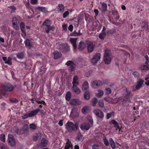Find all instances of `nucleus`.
I'll return each mask as SVG.
<instances>
[{"label":"nucleus","instance_id":"39448f33","mask_svg":"<svg viewBox=\"0 0 149 149\" xmlns=\"http://www.w3.org/2000/svg\"><path fill=\"white\" fill-rule=\"evenodd\" d=\"M111 58L109 53V51L107 49H106L105 51L104 54V60L105 64H109L111 61Z\"/></svg>","mask_w":149,"mask_h":149},{"label":"nucleus","instance_id":"9d476101","mask_svg":"<svg viewBox=\"0 0 149 149\" xmlns=\"http://www.w3.org/2000/svg\"><path fill=\"white\" fill-rule=\"evenodd\" d=\"M92 86L94 88H98L102 86V82L100 81H94L92 82Z\"/></svg>","mask_w":149,"mask_h":149},{"label":"nucleus","instance_id":"f3484780","mask_svg":"<svg viewBox=\"0 0 149 149\" xmlns=\"http://www.w3.org/2000/svg\"><path fill=\"white\" fill-rule=\"evenodd\" d=\"M70 103L72 105H77L80 104L81 103L78 100L74 99L71 100Z\"/></svg>","mask_w":149,"mask_h":149},{"label":"nucleus","instance_id":"de8ad7c7","mask_svg":"<svg viewBox=\"0 0 149 149\" xmlns=\"http://www.w3.org/2000/svg\"><path fill=\"white\" fill-rule=\"evenodd\" d=\"M114 113V112L113 111L110 113H107V119H108L111 118L112 116H113Z\"/></svg>","mask_w":149,"mask_h":149},{"label":"nucleus","instance_id":"13d9d810","mask_svg":"<svg viewBox=\"0 0 149 149\" xmlns=\"http://www.w3.org/2000/svg\"><path fill=\"white\" fill-rule=\"evenodd\" d=\"M111 90L109 88H105V93L107 94H109L111 93Z\"/></svg>","mask_w":149,"mask_h":149},{"label":"nucleus","instance_id":"5fc2aeb1","mask_svg":"<svg viewBox=\"0 0 149 149\" xmlns=\"http://www.w3.org/2000/svg\"><path fill=\"white\" fill-rule=\"evenodd\" d=\"M98 104H99V107L101 108L103 107L104 105V103L103 101L102 100H100L99 101Z\"/></svg>","mask_w":149,"mask_h":149},{"label":"nucleus","instance_id":"2f4dec72","mask_svg":"<svg viewBox=\"0 0 149 149\" xmlns=\"http://www.w3.org/2000/svg\"><path fill=\"white\" fill-rule=\"evenodd\" d=\"M58 11L63 12L64 10V5L61 4H59L58 6Z\"/></svg>","mask_w":149,"mask_h":149},{"label":"nucleus","instance_id":"37998d69","mask_svg":"<svg viewBox=\"0 0 149 149\" xmlns=\"http://www.w3.org/2000/svg\"><path fill=\"white\" fill-rule=\"evenodd\" d=\"M75 65L74 64V63L70 66L69 68V70L71 72L74 70L75 68Z\"/></svg>","mask_w":149,"mask_h":149},{"label":"nucleus","instance_id":"c756f323","mask_svg":"<svg viewBox=\"0 0 149 149\" xmlns=\"http://www.w3.org/2000/svg\"><path fill=\"white\" fill-rule=\"evenodd\" d=\"M104 94V92L101 90L98 91V93L96 94V96L98 98L101 97Z\"/></svg>","mask_w":149,"mask_h":149},{"label":"nucleus","instance_id":"a211bd4d","mask_svg":"<svg viewBox=\"0 0 149 149\" xmlns=\"http://www.w3.org/2000/svg\"><path fill=\"white\" fill-rule=\"evenodd\" d=\"M40 110L39 109H37L35 110L31 111L30 113H29V116L31 117L32 116H35L40 111Z\"/></svg>","mask_w":149,"mask_h":149},{"label":"nucleus","instance_id":"20e7f679","mask_svg":"<svg viewBox=\"0 0 149 149\" xmlns=\"http://www.w3.org/2000/svg\"><path fill=\"white\" fill-rule=\"evenodd\" d=\"M90 123H84L81 124L80 128L82 130H88L92 126L93 121V120H89Z\"/></svg>","mask_w":149,"mask_h":149},{"label":"nucleus","instance_id":"c85d7f7f","mask_svg":"<svg viewBox=\"0 0 149 149\" xmlns=\"http://www.w3.org/2000/svg\"><path fill=\"white\" fill-rule=\"evenodd\" d=\"M71 93L69 91L65 95V99L66 100L68 101H69L71 99Z\"/></svg>","mask_w":149,"mask_h":149},{"label":"nucleus","instance_id":"f704fd0d","mask_svg":"<svg viewBox=\"0 0 149 149\" xmlns=\"http://www.w3.org/2000/svg\"><path fill=\"white\" fill-rule=\"evenodd\" d=\"M29 126L27 124L24 125L23 127V130L24 132H27L29 131Z\"/></svg>","mask_w":149,"mask_h":149},{"label":"nucleus","instance_id":"a878e982","mask_svg":"<svg viewBox=\"0 0 149 149\" xmlns=\"http://www.w3.org/2000/svg\"><path fill=\"white\" fill-rule=\"evenodd\" d=\"M89 88V85L88 82L86 81L84 82L82 86V89L85 90Z\"/></svg>","mask_w":149,"mask_h":149},{"label":"nucleus","instance_id":"473e14b6","mask_svg":"<svg viewBox=\"0 0 149 149\" xmlns=\"http://www.w3.org/2000/svg\"><path fill=\"white\" fill-rule=\"evenodd\" d=\"M115 32V30L114 29H111L107 30L106 32V35H111Z\"/></svg>","mask_w":149,"mask_h":149},{"label":"nucleus","instance_id":"e433bc0d","mask_svg":"<svg viewBox=\"0 0 149 149\" xmlns=\"http://www.w3.org/2000/svg\"><path fill=\"white\" fill-rule=\"evenodd\" d=\"M37 9L42 12H45L46 11V8L45 7L38 6Z\"/></svg>","mask_w":149,"mask_h":149},{"label":"nucleus","instance_id":"6e6552de","mask_svg":"<svg viewBox=\"0 0 149 149\" xmlns=\"http://www.w3.org/2000/svg\"><path fill=\"white\" fill-rule=\"evenodd\" d=\"M94 114L97 117L103 118L104 117V114L103 112L101 110L97 109L94 111Z\"/></svg>","mask_w":149,"mask_h":149},{"label":"nucleus","instance_id":"8fccbe9b","mask_svg":"<svg viewBox=\"0 0 149 149\" xmlns=\"http://www.w3.org/2000/svg\"><path fill=\"white\" fill-rule=\"evenodd\" d=\"M0 140L3 142H5V135L4 134H2L0 136Z\"/></svg>","mask_w":149,"mask_h":149},{"label":"nucleus","instance_id":"2eb2a0df","mask_svg":"<svg viewBox=\"0 0 149 149\" xmlns=\"http://www.w3.org/2000/svg\"><path fill=\"white\" fill-rule=\"evenodd\" d=\"M141 28L142 31H147L148 30V28L147 22H142L141 24Z\"/></svg>","mask_w":149,"mask_h":149},{"label":"nucleus","instance_id":"f257e3e1","mask_svg":"<svg viewBox=\"0 0 149 149\" xmlns=\"http://www.w3.org/2000/svg\"><path fill=\"white\" fill-rule=\"evenodd\" d=\"M79 120H78L75 124L68 121L65 125L66 129L69 132L76 131L79 129Z\"/></svg>","mask_w":149,"mask_h":149},{"label":"nucleus","instance_id":"7c9ffc66","mask_svg":"<svg viewBox=\"0 0 149 149\" xmlns=\"http://www.w3.org/2000/svg\"><path fill=\"white\" fill-rule=\"evenodd\" d=\"M100 3L102 4V9L103 11H105L107 9V4L104 2L101 3Z\"/></svg>","mask_w":149,"mask_h":149},{"label":"nucleus","instance_id":"a19ab883","mask_svg":"<svg viewBox=\"0 0 149 149\" xmlns=\"http://www.w3.org/2000/svg\"><path fill=\"white\" fill-rule=\"evenodd\" d=\"M63 45L65 51L68 52L69 50V47L67 43H64Z\"/></svg>","mask_w":149,"mask_h":149},{"label":"nucleus","instance_id":"bb28decb","mask_svg":"<svg viewBox=\"0 0 149 149\" xmlns=\"http://www.w3.org/2000/svg\"><path fill=\"white\" fill-rule=\"evenodd\" d=\"M47 145V141L45 138H43L41 140L40 146L42 147L46 146Z\"/></svg>","mask_w":149,"mask_h":149},{"label":"nucleus","instance_id":"ea45409f","mask_svg":"<svg viewBox=\"0 0 149 149\" xmlns=\"http://www.w3.org/2000/svg\"><path fill=\"white\" fill-rule=\"evenodd\" d=\"M82 137L83 135L81 133H79L76 138V140L79 141H81L82 140Z\"/></svg>","mask_w":149,"mask_h":149},{"label":"nucleus","instance_id":"774afa93","mask_svg":"<svg viewBox=\"0 0 149 149\" xmlns=\"http://www.w3.org/2000/svg\"><path fill=\"white\" fill-rule=\"evenodd\" d=\"M99 146L97 144H94L92 146V149H98Z\"/></svg>","mask_w":149,"mask_h":149},{"label":"nucleus","instance_id":"5701e85b","mask_svg":"<svg viewBox=\"0 0 149 149\" xmlns=\"http://www.w3.org/2000/svg\"><path fill=\"white\" fill-rule=\"evenodd\" d=\"M78 81V76L76 75L74 76L73 78V81L72 82L73 85H79V83Z\"/></svg>","mask_w":149,"mask_h":149},{"label":"nucleus","instance_id":"4468645a","mask_svg":"<svg viewBox=\"0 0 149 149\" xmlns=\"http://www.w3.org/2000/svg\"><path fill=\"white\" fill-rule=\"evenodd\" d=\"M25 46L28 47L29 49H31L32 47V43L31 41L29 39L27 38L24 42Z\"/></svg>","mask_w":149,"mask_h":149},{"label":"nucleus","instance_id":"864d4df0","mask_svg":"<svg viewBox=\"0 0 149 149\" xmlns=\"http://www.w3.org/2000/svg\"><path fill=\"white\" fill-rule=\"evenodd\" d=\"M29 127L30 129L35 130L36 128V126L34 124L32 123L29 125Z\"/></svg>","mask_w":149,"mask_h":149},{"label":"nucleus","instance_id":"c9c22d12","mask_svg":"<svg viewBox=\"0 0 149 149\" xmlns=\"http://www.w3.org/2000/svg\"><path fill=\"white\" fill-rule=\"evenodd\" d=\"M140 69L142 70H148L149 68L147 65H143L141 66L140 67Z\"/></svg>","mask_w":149,"mask_h":149},{"label":"nucleus","instance_id":"4c0bfd02","mask_svg":"<svg viewBox=\"0 0 149 149\" xmlns=\"http://www.w3.org/2000/svg\"><path fill=\"white\" fill-rule=\"evenodd\" d=\"M84 97L86 100H88L90 98V95L89 92L88 91H86L84 94Z\"/></svg>","mask_w":149,"mask_h":149},{"label":"nucleus","instance_id":"1a4fd4ad","mask_svg":"<svg viewBox=\"0 0 149 149\" xmlns=\"http://www.w3.org/2000/svg\"><path fill=\"white\" fill-rule=\"evenodd\" d=\"M3 88L7 91L10 92L14 89V87L10 84L8 83L3 86Z\"/></svg>","mask_w":149,"mask_h":149},{"label":"nucleus","instance_id":"09e8293b","mask_svg":"<svg viewBox=\"0 0 149 149\" xmlns=\"http://www.w3.org/2000/svg\"><path fill=\"white\" fill-rule=\"evenodd\" d=\"M82 35V33H77L76 31H74V32L72 34L71 36H79Z\"/></svg>","mask_w":149,"mask_h":149},{"label":"nucleus","instance_id":"4be33fe9","mask_svg":"<svg viewBox=\"0 0 149 149\" xmlns=\"http://www.w3.org/2000/svg\"><path fill=\"white\" fill-rule=\"evenodd\" d=\"M86 47V44L83 41H81L79 44L78 49L79 51H81L84 49Z\"/></svg>","mask_w":149,"mask_h":149},{"label":"nucleus","instance_id":"b1692460","mask_svg":"<svg viewBox=\"0 0 149 149\" xmlns=\"http://www.w3.org/2000/svg\"><path fill=\"white\" fill-rule=\"evenodd\" d=\"M24 54L25 53L24 52H21L17 54L16 57L18 59L22 60L23 58Z\"/></svg>","mask_w":149,"mask_h":149},{"label":"nucleus","instance_id":"72a5a7b5","mask_svg":"<svg viewBox=\"0 0 149 149\" xmlns=\"http://www.w3.org/2000/svg\"><path fill=\"white\" fill-rule=\"evenodd\" d=\"M0 149H9L7 146L3 143H0Z\"/></svg>","mask_w":149,"mask_h":149},{"label":"nucleus","instance_id":"dca6fc26","mask_svg":"<svg viewBox=\"0 0 149 149\" xmlns=\"http://www.w3.org/2000/svg\"><path fill=\"white\" fill-rule=\"evenodd\" d=\"M20 27L21 30L25 35L26 34L25 24L23 22H21L20 24Z\"/></svg>","mask_w":149,"mask_h":149},{"label":"nucleus","instance_id":"c03bdc74","mask_svg":"<svg viewBox=\"0 0 149 149\" xmlns=\"http://www.w3.org/2000/svg\"><path fill=\"white\" fill-rule=\"evenodd\" d=\"M10 9H11V10L10 12L11 13H13L15 12V10H16V7L14 6H9L8 7Z\"/></svg>","mask_w":149,"mask_h":149},{"label":"nucleus","instance_id":"412c9836","mask_svg":"<svg viewBox=\"0 0 149 149\" xmlns=\"http://www.w3.org/2000/svg\"><path fill=\"white\" fill-rule=\"evenodd\" d=\"M77 85H73L72 88V91L77 94H79L81 92L80 89L77 87Z\"/></svg>","mask_w":149,"mask_h":149},{"label":"nucleus","instance_id":"7ed1b4c3","mask_svg":"<svg viewBox=\"0 0 149 149\" xmlns=\"http://www.w3.org/2000/svg\"><path fill=\"white\" fill-rule=\"evenodd\" d=\"M125 95L124 97L123 103H125L127 102L130 103V98H132L133 96V95L131 94V90L126 88L125 89Z\"/></svg>","mask_w":149,"mask_h":149},{"label":"nucleus","instance_id":"0e129e2a","mask_svg":"<svg viewBox=\"0 0 149 149\" xmlns=\"http://www.w3.org/2000/svg\"><path fill=\"white\" fill-rule=\"evenodd\" d=\"M29 113L24 114L22 116V118L23 119H26L28 118L31 117L29 115Z\"/></svg>","mask_w":149,"mask_h":149},{"label":"nucleus","instance_id":"58836bf2","mask_svg":"<svg viewBox=\"0 0 149 149\" xmlns=\"http://www.w3.org/2000/svg\"><path fill=\"white\" fill-rule=\"evenodd\" d=\"M98 100L96 98H93L92 101V105L93 106H96L97 103V102Z\"/></svg>","mask_w":149,"mask_h":149},{"label":"nucleus","instance_id":"4d7b16f0","mask_svg":"<svg viewBox=\"0 0 149 149\" xmlns=\"http://www.w3.org/2000/svg\"><path fill=\"white\" fill-rule=\"evenodd\" d=\"M19 21L17 18L15 17H13L12 18L13 24L15 23V24H17Z\"/></svg>","mask_w":149,"mask_h":149},{"label":"nucleus","instance_id":"6e6d98bb","mask_svg":"<svg viewBox=\"0 0 149 149\" xmlns=\"http://www.w3.org/2000/svg\"><path fill=\"white\" fill-rule=\"evenodd\" d=\"M74 62L71 61H68L66 63L65 65H67L68 66H70L71 65L74 64Z\"/></svg>","mask_w":149,"mask_h":149},{"label":"nucleus","instance_id":"f8f14e48","mask_svg":"<svg viewBox=\"0 0 149 149\" xmlns=\"http://www.w3.org/2000/svg\"><path fill=\"white\" fill-rule=\"evenodd\" d=\"M144 81L142 79H140L137 82V84L136 86L135 90H138L140 89L142 86Z\"/></svg>","mask_w":149,"mask_h":149},{"label":"nucleus","instance_id":"a18cd8bd","mask_svg":"<svg viewBox=\"0 0 149 149\" xmlns=\"http://www.w3.org/2000/svg\"><path fill=\"white\" fill-rule=\"evenodd\" d=\"M104 144L106 146H108L109 145V143L107 139L105 137L103 139Z\"/></svg>","mask_w":149,"mask_h":149},{"label":"nucleus","instance_id":"f03ea898","mask_svg":"<svg viewBox=\"0 0 149 149\" xmlns=\"http://www.w3.org/2000/svg\"><path fill=\"white\" fill-rule=\"evenodd\" d=\"M51 21L49 19H46L42 23L43 26H46L45 29L46 32L47 33H49V31L50 30L53 31L55 30V27L54 26H51L50 25Z\"/></svg>","mask_w":149,"mask_h":149},{"label":"nucleus","instance_id":"79ce46f5","mask_svg":"<svg viewBox=\"0 0 149 149\" xmlns=\"http://www.w3.org/2000/svg\"><path fill=\"white\" fill-rule=\"evenodd\" d=\"M11 60H12L11 58L10 57H8V58L7 59V61H6V62H5V64H7L9 65H12V63L11 61Z\"/></svg>","mask_w":149,"mask_h":149},{"label":"nucleus","instance_id":"0eeeda50","mask_svg":"<svg viewBox=\"0 0 149 149\" xmlns=\"http://www.w3.org/2000/svg\"><path fill=\"white\" fill-rule=\"evenodd\" d=\"M101 57L100 54L97 53L91 59V62L93 64H96L100 59Z\"/></svg>","mask_w":149,"mask_h":149},{"label":"nucleus","instance_id":"603ef678","mask_svg":"<svg viewBox=\"0 0 149 149\" xmlns=\"http://www.w3.org/2000/svg\"><path fill=\"white\" fill-rule=\"evenodd\" d=\"M132 74L135 78H138L140 75V73L137 71H134L133 72Z\"/></svg>","mask_w":149,"mask_h":149},{"label":"nucleus","instance_id":"9b49d317","mask_svg":"<svg viewBox=\"0 0 149 149\" xmlns=\"http://www.w3.org/2000/svg\"><path fill=\"white\" fill-rule=\"evenodd\" d=\"M110 124H113L114 125V127L116 129V130H119V131L120 130V127L118 123L115 120H112L109 122Z\"/></svg>","mask_w":149,"mask_h":149},{"label":"nucleus","instance_id":"3c124183","mask_svg":"<svg viewBox=\"0 0 149 149\" xmlns=\"http://www.w3.org/2000/svg\"><path fill=\"white\" fill-rule=\"evenodd\" d=\"M88 109L87 107L86 106L84 107L81 109V112L83 114H85L87 112Z\"/></svg>","mask_w":149,"mask_h":149},{"label":"nucleus","instance_id":"6ab92c4d","mask_svg":"<svg viewBox=\"0 0 149 149\" xmlns=\"http://www.w3.org/2000/svg\"><path fill=\"white\" fill-rule=\"evenodd\" d=\"M53 54L55 59H58L62 56V54L61 52L56 50L54 52Z\"/></svg>","mask_w":149,"mask_h":149},{"label":"nucleus","instance_id":"680f3d73","mask_svg":"<svg viewBox=\"0 0 149 149\" xmlns=\"http://www.w3.org/2000/svg\"><path fill=\"white\" fill-rule=\"evenodd\" d=\"M13 28L16 30H19V27L18 26L17 24H15L14 23L13 24Z\"/></svg>","mask_w":149,"mask_h":149},{"label":"nucleus","instance_id":"338daca9","mask_svg":"<svg viewBox=\"0 0 149 149\" xmlns=\"http://www.w3.org/2000/svg\"><path fill=\"white\" fill-rule=\"evenodd\" d=\"M39 136L37 134H36L33 136V140L36 141L38 139Z\"/></svg>","mask_w":149,"mask_h":149},{"label":"nucleus","instance_id":"cd10ccee","mask_svg":"<svg viewBox=\"0 0 149 149\" xmlns=\"http://www.w3.org/2000/svg\"><path fill=\"white\" fill-rule=\"evenodd\" d=\"M72 144L70 142L66 143L65 146L64 147V149H71L72 148Z\"/></svg>","mask_w":149,"mask_h":149},{"label":"nucleus","instance_id":"aec40b11","mask_svg":"<svg viewBox=\"0 0 149 149\" xmlns=\"http://www.w3.org/2000/svg\"><path fill=\"white\" fill-rule=\"evenodd\" d=\"M95 45L93 43H91L88 44L87 46V49L89 52H93L94 49Z\"/></svg>","mask_w":149,"mask_h":149},{"label":"nucleus","instance_id":"bf43d9fd","mask_svg":"<svg viewBox=\"0 0 149 149\" xmlns=\"http://www.w3.org/2000/svg\"><path fill=\"white\" fill-rule=\"evenodd\" d=\"M36 102L38 104H43L44 105H46L45 101L44 100H42L40 101H38L37 100H36Z\"/></svg>","mask_w":149,"mask_h":149},{"label":"nucleus","instance_id":"423d86ee","mask_svg":"<svg viewBox=\"0 0 149 149\" xmlns=\"http://www.w3.org/2000/svg\"><path fill=\"white\" fill-rule=\"evenodd\" d=\"M8 141L9 145L12 146H14L16 145V142L15 139L11 134H9L8 135Z\"/></svg>","mask_w":149,"mask_h":149},{"label":"nucleus","instance_id":"69168bd1","mask_svg":"<svg viewBox=\"0 0 149 149\" xmlns=\"http://www.w3.org/2000/svg\"><path fill=\"white\" fill-rule=\"evenodd\" d=\"M46 70L47 69L46 68L43 67H42L40 69V71L42 72V74L44 73L46 71Z\"/></svg>","mask_w":149,"mask_h":149},{"label":"nucleus","instance_id":"393cba45","mask_svg":"<svg viewBox=\"0 0 149 149\" xmlns=\"http://www.w3.org/2000/svg\"><path fill=\"white\" fill-rule=\"evenodd\" d=\"M109 141L111 148L113 149H114L116 148V144L113 139L112 138H110Z\"/></svg>","mask_w":149,"mask_h":149},{"label":"nucleus","instance_id":"e2e57ef3","mask_svg":"<svg viewBox=\"0 0 149 149\" xmlns=\"http://www.w3.org/2000/svg\"><path fill=\"white\" fill-rule=\"evenodd\" d=\"M10 101L12 103H17L18 101L16 98H11L10 99Z\"/></svg>","mask_w":149,"mask_h":149},{"label":"nucleus","instance_id":"49530a36","mask_svg":"<svg viewBox=\"0 0 149 149\" xmlns=\"http://www.w3.org/2000/svg\"><path fill=\"white\" fill-rule=\"evenodd\" d=\"M106 35V33L102 32L100 33L99 36V38L101 39L104 40V37Z\"/></svg>","mask_w":149,"mask_h":149},{"label":"nucleus","instance_id":"ddd939ff","mask_svg":"<svg viewBox=\"0 0 149 149\" xmlns=\"http://www.w3.org/2000/svg\"><path fill=\"white\" fill-rule=\"evenodd\" d=\"M77 39L74 38H71L70 39V41L72 44L74 50H76L77 48Z\"/></svg>","mask_w":149,"mask_h":149},{"label":"nucleus","instance_id":"052dcab7","mask_svg":"<svg viewBox=\"0 0 149 149\" xmlns=\"http://www.w3.org/2000/svg\"><path fill=\"white\" fill-rule=\"evenodd\" d=\"M69 14V12L68 11H66L64 12L63 14V17L64 18L67 17Z\"/></svg>","mask_w":149,"mask_h":149}]
</instances>
